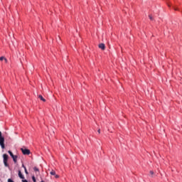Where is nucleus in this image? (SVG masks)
<instances>
[{"mask_svg": "<svg viewBox=\"0 0 182 182\" xmlns=\"http://www.w3.org/2000/svg\"><path fill=\"white\" fill-rule=\"evenodd\" d=\"M0 146L1 149H5V138L2 136V132H0Z\"/></svg>", "mask_w": 182, "mask_h": 182, "instance_id": "obj_1", "label": "nucleus"}, {"mask_svg": "<svg viewBox=\"0 0 182 182\" xmlns=\"http://www.w3.org/2000/svg\"><path fill=\"white\" fill-rule=\"evenodd\" d=\"M8 153L11 156V159H13V161L16 164L18 161V156L14 155V154L11 151H9Z\"/></svg>", "mask_w": 182, "mask_h": 182, "instance_id": "obj_2", "label": "nucleus"}, {"mask_svg": "<svg viewBox=\"0 0 182 182\" xmlns=\"http://www.w3.org/2000/svg\"><path fill=\"white\" fill-rule=\"evenodd\" d=\"M21 150L23 154H24L25 156H28V154H31V151L28 149L21 148Z\"/></svg>", "mask_w": 182, "mask_h": 182, "instance_id": "obj_3", "label": "nucleus"}, {"mask_svg": "<svg viewBox=\"0 0 182 182\" xmlns=\"http://www.w3.org/2000/svg\"><path fill=\"white\" fill-rule=\"evenodd\" d=\"M100 49H102V50H105L106 49V46H105V43H100L99 44Z\"/></svg>", "mask_w": 182, "mask_h": 182, "instance_id": "obj_4", "label": "nucleus"}, {"mask_svg": "<svg viewBox=\"0 0 182 182\" xmlns=\"http://www.w3.org/2000/svg\"><path fill=\"white\" fill-rule=\"evenodd\" d=\"M18 177H20L22 180H25V176H23L21 171H18Z\"/></svg>", "mask_w": 182, "mask_h": 182, "instance_id": "obj_5", "label": "nucleus"}, {"mask_svg": "<svg viewBox=\"0 0 182 182\" xmlns=\"http://www.w3.org/2000/svg\"><path fill=\"white\" fill-rule=\"evenodd\" d=\"M4 161H8V155L6 154H4L3 155Z\"/></svg>", "mask_w": 182, "mask_h": 182, "instance_id": "obj_6", "label": "nucleus"}, {"mask_svg": "<svg viewBox=\"0 0 182 182\" xmlns=\"http://www.w3.org/2000/svg\"><path fill=\"white\" fill-rule=\"evenodd\" d=\"M38 99L41 100L42 102H46V100L41 95H38Z\"/></svg>", "mask_w": 182, "mask_h": 182, "instance_id": "obj_7", "label": "nucleus"}, {"mask_svg": "<svg viewBox=\"0 0 182 182\" xmlns=\"http://www.w3.org/2000/svg\"><path fill=\"white\" fill-rule=\"evenodd\" d=\"M4 164L5 167H9V164H8V161H4Z\"/></svg>", "mask_w": 182, "mask_h": 182, "instance_id": "obj_8", "label": "nucleus"}, {"mask_svg": "<svg viewBox=\"0 0 182 182\" xmlns=\"http://www.w3.org/2000/svg\"><path fill=\"white\" fill-rule=\"evenodd\" d=\"M50 174H51V176H56V172L55 171H51Z\"/></svg>", "mask_w": 182, "mask_h": 182, "instance_id": "obj_9", "label": "nucleus"}, {"mask_svg": "<svg viewBox=\"0 0 182 182\" xmlns=\"http://www.w3.org/2000/svg\"><path fill=\"white\" fill-rule=\"evenodd\" d=\"M32 180L33 182H36V178H35V176H32Z\"/></svg>", "mask_w": 182, "mask_h": 182, "instance_id": "obj_10", "label": "nucleus"}, {"mask_svg": "<svg viewBox=\"0 0 182 182\" xmlns=\"http://www.w3.org/2000/svg\"><path fill=\"white\" fill-rule=\"evenodd\" d=\"M33 170L34 171H39V168H38L37 167H34Z\"/></svg>", "mask_w": 182, "mask_h": 182, "instance_id": "obj_11", "label": "nucleus"}, {"mask_svg": "<svg viewBox=\"0 0 182 182\" xmlns=\"http://www.w3.org/2000/svg\"><path fill=\"white\" fill-rule=\"evenodd\" d=\"M0 60H5V57L4 56L0 57Z\"/></svg>", "mask_w": 182, "mask_h": 182, "instance_id": "obj_12", "label": "nucleus"}, {"mask_svg": "<svg viewBox=\"0 0 182 182\" xmlns=\"http://www.w3.org/2000/svg\"><path fill=\"white\" fill-rule=\"evenodd\" d=\"M149 19H150L151 21H153V16H152L151 15H149Z\"/></svg>", "mask_w": 182, "mask_h": 182, "instance_id": "obj_13", "label": "nucleus"}, {"mask_svg": "<svg viewBox=\"0 0 182 182\" xmlns=\"http://www.w3.org/2000/svg\"><path fill=\"white\" fill-rule=\"evenodd\" d=\"M24 171H25L26 174H28V170L26 169V168H25Z\"/></svg>", "mask_w": 182, "mask_h": 182, "instance_id": "obj_14", "label": "nucleus"}, {"mask_svg": "<svg viewBox=\"0 0 182 182\" xmlns=\"http://www.w3.org/2000/svg\"><path fill=\"white\" fill-rule=\"evenodd\" d=\"M8 182H14L12 179H11V178H9L8 179Z\"/></svg>", "mask_w": 182, "mask_h": 182, "instance_id": "obj_15", "label": "nucleus"}, {"mask_svg": "<svg viewBox=\"0 0 182 182\" xmlns=\"http://www.w3.org/2000/svg\"><path fill=\"white\" fill-rule=\"evenodd\" d=\"M150 174H151V176H153V174H154V172H153V171H150Z\"/></svg>", "mask_w": 182, "mask_h": 182, "instance_id": "obj_16", "label": "nucleus"}, {"mask_svg": "<svg viewBox=\"0 0 182 182\" xmlns=\"http://www.w3.org/2000/svg\"><path fill=\"white\" fill-rule=\"evenodd\" d=\"M4 62H5L6 63H8V60H7L6 58H4Z\"/></svg>", "mask_w": 182, "mask_h": 182, "instance_id": "obj_17", "label": "nucleus"}, {"mask_svg": "<svg viewBox=\"0 0 182 182\" xmlns=\"http://www.w3.org/2000/svg\"><path fill=\"white\" fill-rule=\"evenodd\" d=\"M22 182H28V181L26 179H24V180L23 179Z\"/></svg>", "mask_w": 182, "mask_h": 182, "instance_id": "obj_18", "label": "nucleus"}, {"mask_svg": "<svg viewBox=\"0 0 182 182\" xmlns=\"http://www.w3.org/2000/svg\"><path fill=\"white\" fill-rule=\"evenodd\" d=\"M22 167L25 169V168H26V167L25 166V165H22Z\"/></svg>", "mask_w": 182, "mask_h": 182, "instance_id": "obj_19", "label": "nucleus"}, {"mask_svg": "<svg viewBox=\"0 0 182 182\" xmlns=\"http://www.w3.org/2000/svg\"><path fill=\"white\" fill-rule=\"evenodd\" d=\"M55 178H59V176L58 175H55Z\"/></svg>", "mask_w": 182, "mask_h": 182, "instance_id": "obj_20", "label": "nucleus"}, {"mask_svg": "<svg viewBox=\"0 0 182 182\" xmlns=\"http://www.w3.org/2000/svg\"><path fill=\"white\" fill-rule=\"evenodd\" d=\"M98 133L100 134V129H98Z\"/></svg>", "mask_w": 182, "mask_h": 182, "instance_id": "obj_21", "label": "nucleus"}]
</instances>
